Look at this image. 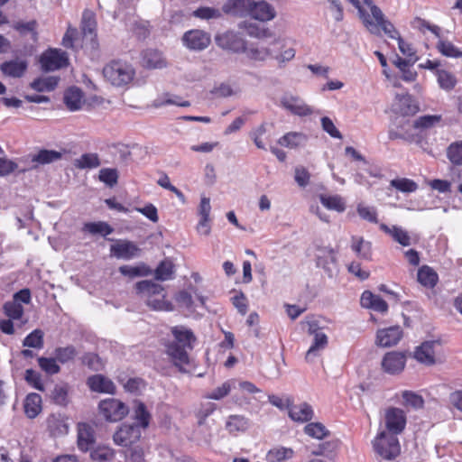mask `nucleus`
I'll use <instances>...</instances> for the list:
<instances>
[{"label": "nucleus", "mask_w": 462, "mask_h": 462, "mask_svg": "<svg viewBox=\"0 0 462 462\" xmlns=\"http://www.w3.org/2000/svg\"><path fill=\"white\" fill-rule=\"evenodd\" d=\"M43 336L44 333L42 329H34L24 337L23 346L41 349L44 345Z\"/></svg>", "instance_id": "obj_52"}, {"label": "nucleus", "mask_w": 462, "mask_h": 462, "mask_svg": "<svg viewBox=\"0 0 462 462\" xmlns=\"http://www.w3.org/2000/svg\"><path fill=\"white\" fill-rule=\"evenodd\" d=\"M28 68V62L25 60H11L0 64V70L3 75L11 78H21L24 75Z\"/></svg>", "instance_id": "obj_23"}, {"label": "nucleus", "mask_w": 462, "mask_h": 462, "mask_svg": "<svg viewBox=\"0 0 462 462\" xmlns=\"http://www.w3.org/2000/svg\"><path fill=\"white\" fill-rule=\"evenodd\" d=\"M222 9L219 10L217 8L208 6L199 7L193 13L195 17L203 20L219 19L222 17Z\"/></svg>", "instance_id": "obj_59"}, {"label": "nucleus", "mask_w": 462, "mask_h": 462, "mask_svg": "<svg viewBox=\"0 0 462 462\" xmlns=\"http://www.w3.org/2000/svg\"><path fill=\"white\" fill-rule=\"evenodd\" d=\"M142 435L140 427L135 424H123L115 432L113 439L116 445L130 447L137 442Z\"/></svg>", "instance_id": "obj_8"}, {"label": "nucleus", "mask_w": 462, "mask_h": 462, "mask_svg": "<svg viewBox=\"0 0 462 462\" xmlns=\"http://www.w3.org/2000/svg\"><path fill=\"white\" fill-rule=\"evenodd\" d=\"M95 444V430L91 425L86 422L78 424V448L87 452L91 450Z\"/></svg>", "instance_id": "obj_20"}, {"label": "nucleus", "mask_w": 462, "mask_h": 462, "mask_svg": "<svg viewBox=\"0 0 462 462\" xmlns=\"http://www.w3.org/2000/svg\"><path fill=\"white\" fill-rule=\"evenodd\" d=\"M4 312L5 314L12 319H19L23 314V308L19 302L15 301H6L4 304Z\"/></svg>", "instance_id": "obj_63"}, {"label": "nucleus", "mask_w": 462, "mask_h": 462, "mask_svg": "<svg viewBox=\"0 0 462 462\" xmlns=\"http://www.w3.org/2000/svg\"><path fill=\"white\" fill-rule=\"evenodd\" d=\"M372 16L375 22H374L377 27V32L374 34L379 35L380 30H383L384 33L391 39H396L401 37L399 32L395 29L394 25L385 18L383 13L377 5L372 6Z\"/></svg>", "instance_id": "obj_17"}, {"label": "nucleus", "mask_w": 462, "mask_h": 462, "mask_svg": "<svg viewBox=\"0 0 462 462\" xmlns=\"http://www.w3.org/2000/svg\"><path fill=\"white\" fill-rule=\"evenodd\" d=\"M42 400L39 393H31L23 402V410L29 419L36 418L42 410Z\"/></svg>", "instance_id": "obj_25"}, {"label": "nucleus", "mask_w": 462, "mask_h": 462, "mask_svg": "<svg viewBox=\"0 0 462 462\" xmlns=\"http://www.w3.org/2000/svg\"><path fill=\"white\" fill-rule=\"evenodd\" d=\"M142 62L147 69H162L166 66L162 52L154 49H147L143 52Z\"/></svg>", "instance_id": "obj_27"}, {"label": "nucleus", "mask_w": 462, "mask_h": 462, "mask_svg": "<svg viewBox=\"0 0 462 462\" xmlns=\"http://www.w3.org/2000/svg\"><path fill=\"white\" fill-rule=\"evenodd\" d=\"M281 105L283 108L295 116H307L313 114V109L299 97H283L281 99Z\"/></svg>", "instance_id": "obj_18"}, {"label": "nucleus", "mask_w": 462, "mask_h": 462, "mask_svg": "<svg viewBox=\"0 0 462 462\" xmlns=\"http://www.w3.org/2000/svg\"><path fill=\"white\" fill-rule=\"evenodd\" d=\"M48 429L53 436H60L68 433L69 427L67 423L55 416L49 417L48 420Z\"/></svg>", "instance_id": "obj_53"}, {"label": "nucleus", "mask_w": 462, "mask_h": 462, "mask_svg": "<svg viewBox=\"0 0 462 462\" xmlns=\"http://www.w3.org/2000/svg\"><path fill=\"white\" fill-rule=\"evenodd\" d=\"M380 229L386 234L392 236L394 241L402 245V246H409L411 245V238L407 231L397 226L389 227L385 224L380 225Z\"/></svg>", "instance_id": "obj_37"}, {"label": "nucleus", "mask_w": 462, "mask_h": 462, "mask_svg": "<svg viewBox=\"0 0 462 462\" xmlns=\"http://www.w3.org/2000/svg\"><path fill=\"white\" fill-rule=\"evenodd\" d=\"M188 349L189 347L179 343H169L167 345L166 352L168 356L178 370L183 374L189 372L186 366L190 363Z\"/></svg>", "instance_id": "obj_10"}, {"label": "nucleus", "mask_w": 462, "mask_h": 462, "mask_svg": "<svg viewBox=\"0 0 462 462\" xmlns=\"http://www.w3.org/2000/svg\"><path fill=\"white\" fill-rule=\"evenodd\" d=\"M309 333L314 336L313 342L306 353L305 360L312 362L319 355V351L327 347L328 340L327 335L316 324H310Z\"/></svg>", "instance_id": "obj_11"}, {"label": "nucleus", "mask_w": 462, "mask_h": 462, "mask_svg": "<svg viewBox=\"0 0 462 462\" xmlns=\"http://www.w3.org/2000/svg\"><path fill=\"white\" fill-rule=\"evenodd\" d=\"M320 203L330 210H335L337 212H344L346 210V203L344 199L338 196H325L321 195L319 197Z\"/></svg>", "instance_id": "obj_48"}, {"label": "nucleus", "mask_w": 462, "mask_h": 462, "mask_svg": "<svg viewBox=\"0 0 462 462\" xmlns=\"http://www.w3.org/2000/svg\"><path fill=\"white\" fill-rule=\"evenodd\" d=\"M37 361L40 368L49 375L57 374L60 372V366L57 364L56 357L41 356Z\"/></svg>", "instance_id": "obj_55"}, {"label": "nucleus", "mask_w": 462, "mask_h": 462, "mask_svg": "<svg viewBox=\"0 0 462 462\" xmlns=\"http://www.w3.org/2000/svg\"><path fill=\"white\" fill-rule=\"evenodd\" d=\"M119 273L130 279H134L136 277H145L152 274V270L144 263H140L139 264L133 265H122L118 269Z\"/></svg>", "instance_id": "obj_30"}, {"label": "nucleus", "mask_w": 462, "mask_h": 462, "mask_svg": "<svg viewBox=\"0 0 462 462\" xmlns=\"http://www.w3.org/2000/svg\"><path fill=\"white\" fill-rule=\"evenodd\" d=\"M98 409L104 418L111 422L123 420L129 412L127 405L115 398L102 400L98 404Z\"/></svg>", "instance_id": "obj_3"}, {"label": "nucleus", "mask_w": 462, "mask_h": 462, "mask_svg": "<svg viewBox=\"0 0 462 462\" xmlns=\"http://www.w3.org/2000/svg\"><path fill=\"white\" fill-rule=\"evenodd\" d=\"M40 63L43 71H54L66 68L69 65V57L60 49H49L41 55Z\"/></svg>", "instance_id": "obj_6"}, {"label": "nucleus", "mask_w": 462, "mask_h": 462, "mask_svg": "<svg viewBox=\"0 0 462 462\" xmlns=\"http://www.w3.org/2000/svg\"><path fill=\"white\" fill-rule=\"evenodd\" d=\"M103 75L113 86L123 87L134 79L135 70L125 61L112 60L104 67Z\"/></svg>", "instance_id": "obj_1"}, {"label": "nucleus", "mask_w": 462, "mask_h": 462, "mask_svg": "<svg viewBox=\"0 0 462 462\" xmlns=\"http://www.w3.org/2000/svg\"><path fill=\"white\" fill-rule=\"evenodd\" d=\"M447 156L454 165L462 164V141L452 143L447 150Z\"/></svg>", "instance_id": "obj_60"}, {"label": "nucleus", "mask_w": 462, "mask_h": 462, "mask_svg": "<svg viewBox=\"0 0 462 462\" xmlns=\"http://www.w3.org/2000/svg\"><path fill=\"white\" fill-rule=\"evenodd\" d=\"M358 216L370 223L377 224V210L374 207L365 206L364 204H358L356 208Z\"/></svg>", "instance_id": "obj_61"}, {"label": "nucleus", "mask_w": 462, "mask_h": 462, "mask_svg": "<svg viewBox=\"0 0 462 462\" xmlns=\"http://www.w3.org/2000/svg\"><path fill=\"white\" fill-rule=\"evenodd\" d=\"M181 41L187 49L190 51H200L209 46L211 42V37L210 34L205 31L193 29L186 32L183 34Z\"/></svg>", "instance_id": "obj_7"}, {"label": "nucleus", "mask_w": 462, "mask_h": 462, "mask_svg": "<svg viewBox=\"0 0 462 462\" xmlns=\"http://www.w3.org/2000/svg\"><path fill=\"white\" fill-rule=\"evenodd\" d=\"M87 384L92 392L109 394L116 392V385L112 380L100 374L89 376Z\"/></svg>", "instance_id": "obj_21"}, {"label": "nucleus", "mask_w": 462, "mask_h": 462, "mask_svg": "<svg viewBox=\"0 0 462 462\" xmlns=\"http://www.w3.org/2000/svg\"><path fill=\"white\" fill-rule=\"evenodd\" d=\"M309 137L306 134L301 132H290L282 136L278 143L280 145L295 149L298 147L305 146Z\"/></svg>", "instance_id": "obj_26"}, {"label": "nucleus", "mask_w": 462, "mask_h": 462, "mask_svg": "<svg viewBox=\"0 0 462 462\" xmlns=\"http://www.w3.org/2000/svg\"><path fill=\"white\" fill-rule=\"evenodd\" d=\"M79 361L81 365L88 367L94 372L103 370L105 365L102 358L94 352H86L80 357Z\"/></svg>", "instance_id": "obj_43"}, {"label": "nucleus", "mask_w": 462, "mask_h": 462, "mask_svg": "<svg viewBox=\"0 0 462 462\" xmlns=\"http://www.w3.org/2000/svg\"><path fill=\"white\" fill-rule=\"evenodd\" d=\"M418 282L424 287L432 289L439 282L438 273L430 266L423 265L418 270Z\"/></svg>", "instance_id": "obj_34"}, {"label": "nucleus", "mask_w": 462, "mask_h": 462, "mask_svg": "<svg viewBox=\"0 0 462 462\" xmlns=\"http://www.w3.org/2000/svg\"><path fill=\"white\" fill-rule=\"evenodd\" d=\"M251 10L249 17L262 21L267 22L273 20L276 16V12L272 5L267 3L266 1H258L251 0Z\"/></svg>", "instance_id": "obj_19"}, {"label": "nucleus", "mask_w": 462, "mask_h": 462, "mask_svg": "<svg viewBox=\"0 0 462 462\" xmlns=\"http://www.w3.org/2000/svg\"><path fill=\"white\" fill-rule=\"evenodd\" d=\"M294 451L291 448L279 447L269 450L267 459L270 462H282L293 457Z\"/></svg>", "instance_id": "obj_50"}, {"label": "nucleus", "mask_w": 462, "mask_h": 462, "mask_svg": "<svg viewBox=\"0 0 462 462\" xmlns=\"http://www.w3.org/2000/svg\"><path fill=\"white\" fill-rule=\"evenodd\" d=\"M239 27L245 29L246 33L253 38L264 39L273 36V32L268 28L261 27L255 23L242 22L239 23Z\"/></svg>", "instance_id": "obj_41"}, {"label": "nucleus", "mask_w": 462, "mask_h": 462, "mask_svg": "<svg viewBox=\"0 0 462 462\" xmlns=\"http://www.w3.org/2000/svg\"><path fill=\"white\" fill-rule=\"evenodd\" d=\"M435 76L437 78L439 87L444 91H452L457 84V77L448 70L440 69L435 72Z\"/></svg>", "instance_id": "obj_35"}, {"label": "nucleus", "mask_w": 462, "mask_h": 462, "mask_svg": "<svg viewBox=\"0 0 462 462\" xmlns=\"http://www.w3.org/2000/svg\"><path fill=\"white\" fill-rule=\"evenodd\" d=\"M402 335V329L400 326L378 329L376 332V344L383 347L395 346L401 340Z\"/></svg>", "instance_id": "obj_14"}, {"label": "nucleus", "mask_w": 462, "mask_h": 462, "mask_svg": "<svg viewBox=\"0 0 462 462\" xmlns=\"http://www.w3.org/2000/svg\"><path fill=\"white\" fill-rule=\"evenodd\" d=\"M249 426V420L243 415H229L226 422V429L230 434L244 432Z\"/></svg>", "instance_id": "obj_38"}, {"label": "nucleus", "mask_w": 462, "mask_h": 462, "mask_svg": "<svg viewBox=\"0 0 462 462\" xmlns=\"http://www.w3.org/2000/svg\"><path fill=\"white\" fill-rule=\"evenodd\" d=\"M59 84V78L57 77H47V78H37L31 82L30 87L37 92L52 91L56 88Z\"/></svg>", "instance_id": "obj_44"}, {"label": "nucleus", "mask_w": 462, "mask_h": 462, "mask_svg": "<svg viewBox=\"0 0 462 462\" xmlns=\"http://www.w3.org/2000/svg\"><path fill=\"white\" fill-rule=\"evenodd\" d=\"M118 178V171L116 168H103L99 171V180L110 188L117 184Z\"/></svg>", "instance_id": "obj_56"}, {"label": "nucleus", "mask_w": 462, "mask_h": 462, "mask_svg": "<svg viewBox=\"0 0 462 462\" xmlns=\"http://www.w3.org/2000/svg\"><path fill=\"white\" fill-rule=\"evenodd\" d=\"M14 29L17 31L20 34L24 35L27 32L32 33V39L36 41L38 39L37 27L38 23L36 20H32L29 22H17L14 24Z\"/></svg>", "instance_id": "obj_54"}, {"label": "nucleus", "mask_w": 462, "mask_h": 462, "mask_svg": "<svg viewBox=\"0 0 462 462\" xmlns=\"http://www.w3.org/2000/svg\"><path fill=\"white\" fill-rule=\"evenodd\" d=\"M62 153L55 150L42 149L32 157V162L37 165L49 164L60 160Z\"/></svg>", "instance_id": "obj_39"}, {"label": "nucleus", "mask_w": 462, "mask_h": 462, "mask_svg": "<svg viewBox=\"0 0 462 462\" xmlns=\"http://www.w3.org/2000/svg\"><path fill=\"white\" fill-rule=\"evenodd\" d=\"M152 273L157 281L165 282L172 280L174 278L175 266L171 260L166 258L159 263Z\"/></svg>", "instance_id": "obj_31"}, {"label": "nucleus", "mask_w": 462, "mask_h": 462, "mask_svg": "<svg viewBox=\"0 0 462 462\" xmlns=\"http://www.w3.org/2000/svg\"><path fill=\"white\" fill-rule=\"evenodd\" d=\"M135 290L138 294L150 299L156 295L163 294L164 288L162 285L152 281L143 280L136 282Z\"/></svg>", "instance_id": "obj_28"}, {"label": "nucleus", "mask_w": 462, "mask_h": 462, "mask_svg": "<svg viewBox=\"0 0 462 462\" xmlns=\"http://www.w3.org/2000/svg\"><path fill=\"white\" fill-rule=\"evenodd\" d=\"M406 365V356L401 352H388L382 360V366L384 372L396 374L401 373Z\"/></svg>", "instance_id": "obj_16"}, {"label": "nucleus", "mask_w": 462, "mask_h": 462, "mask_svg": "<svg viewBox=\"0 0 462 462\" xmlns=\"http://www.w3.org/2000/svg\"><path fill=\"white\" fill-rule=\"evenodd\" d=\"M134 419L137 421L134 423L143 429L148 428L151 420V413L147 411L145 404L139 400L134 402Z\"/></svg>", "instance_id": "obj_36"}, {"label": "nucleus", "mask_w": 462, "mask_h": 462, "mask_svg": "<svg viewBox=\"0 0 462 462\" xmlns=\"http://www.w3.org/2000/svg\"><path fill=\"white\" fill-rule=\"evenodd\" d=\"M100 165L99 156L96 152L83 153L74 161V166L79 170L95 169Z\"/></svg>", "instance_id": "obj_40"}, {"label": "nucleus", "mask_w": 462, "mask_h": 462, "mask_svg": "<svg viewBox=\"0 0 462 462\" xmlns=\"http://www.w3.org/2000/svg\"><path fill=\"white\" fill-rule=\"evenodd\" d=\"M286 408L288 410L289 417L296 422L310 421L314 416L312 407L307 402H302L300 405H294L293 401L291 398H287Z\"/></svg>", "instance_id": "obj_13"}, {"label": "nucleus", "mask_w": 462, "mask_h": 462, "mask_svg": "<svg viewBox=\"0 0 462 462\" xmlns=\"http://www.w3.org/2000/svg\"><path fill=\"white\" fill-rule=\"evenodd\" d=\"M384 424L387 433L400 435L407 424V416L403 410L397 407H389L384 411Z\"/></svg>", "instance_id": "obj_4"}, {"label": "nucleus", "mask_w": 462, "mask_h": 462, "mask_svg": "<svg viewBox=\"0 0 462 462\" xmlns=\"http://www.w3.org/2000/svg\"><path fill=\"white\" fill-rule=\"evenodd\" d=\"M141 251V248L135 243L126 239H118L110 246L111 255L117 259H134L140 255Z\"/></svg>", "instance_id": "obj_9"}, {"label": "nucleus", "mask_w": 462, "mask_h": 462, "mask_svg": "<svg viewBox=\"0 0 462 462\" xmlns=\"http://www.w3.org/2000/svg\"><path fill=\"white\" fill-rule=\"evenodd\" d=\"M340 446V440L337 439H330L319 443L317 448L312 450L311 454L314 456H322L329 459L333 458Z\"/></svg>", "instance_id": "obj_33"}, {"label": "nucleus", "mask_w": 462, "mask_h": 462, "mask_svg": "<svg viewBox=\"0 0 462 462\" xmlns=\"http://www.w3.org/2000/svg\"><path fill=\"white\" fill-rule=\"evenodd\" d=\"M363 308L370 309L380 313H385L388 310L387 302L379 295L374 294L370 291H365L360 299Z\"/></svg>", "instance_id": "obj_22"}, {"label": "nucleus", "mask_w": 462, "mask_h": 462, "mask_svg": "<svg viewBox=\"0 0 462 462\" xmlns=\"http://www.w3.org/2000/svg\"><path fill=\"white\" fill-rule=\"evenodd\" d=\"M351 249L362 259L371 260L372 258V244L362 236L351 237Z\"/></svg>", "instance_id": "obj_29"}, {"label": "nucleus", "mask_w": 462, "mask_h": 462, "mask_svg": "<svg viewBox=\"0 0 462 462\" xmlns=\"http://www.w3.org/2000/svg\"><path fill=\"white\" fill-rule=\"evenodd\" d=\"M24 379L27 383L34 389L40 392H44L45 388L40 373L34 371L33 369H27L25 371Z\"/></svg>", "instance_id": "obj_64"}, {"label": "nucleus", "mask_w": 462, "mask_h": 462, "mask_svg": "<svg viewBox=\"0 0 462 462\" xmlns=\"http://www.w3.org/2000/svg\"><path fill=\"white\" fill-rule=\"evenodd\" d=\"M82 230L92 235H101L106 236L114 232V228L106 222H87L84 224Z\"/></svg>", "instance_id": "obj_45"}, {"label": "nucleus", "mask_w": 462, "mask_h": 462, "mask_svg": "<svg viewBox=\"0 0 462 462\" xmlns=\"http://www.w3.org/2000/svg\"><path fill=\"white\" fill-rule=\"evenodd\" d=\"M251 0H226L222 5L223 14L237 18L249 17Z\"/></svg>", "instance_id": "obj_15"}, {"label": "nucleus", "mask_w": 462, "mask_h": 462, "mask_svg": "<svg viewBox=\"0 0 462 462\" xmlns=\"http://www.w3.org/2000/svg\"><path fill=\"white\" fill-rule=\"evenodd\" d=\"M374 451L383 459L393 460L401 453V446L397 435L380 431L373 440Z\"/></svg>", "instance_id": "obj_2"}, {"label": "nucleus", "mask_w": 462, "mask_h": 462, "mask_svg": "<svg viewBox=\"0 0 462 462\" xmlns=\"http://www.w3.org/2000/svg\"><path fill=\"white\" fill-rule=\"evenodd\" d=\"M248 59L255 61H265L269 57L272 56V51L268 48H246L245 51Z\"/></svg>", "instance_id": "obj_62"}, {"label": "nucleus", "mask_w": 462, "mask_h": 462, "mask_svg": "<svg viewBox=\"0 0 462 462\" xmlns=\"http://www.w3.org/2000/svg\"><path fill=\"white\" fill-rule=\"evenodd\" d=\"M438 346H440L439 340L424 341L415 348L413 357L420 364L433 365L436 364L435 349Z\"/></svg>", "instance_id": "obj_12"}, {"label": "nucleus", "mask_w": 462, "mask_h": 462, "mask_svg": "<svg viewBox=\"0 0 462 462\" xmlns=\"http://www.w3.org/2000/svg\"><path fill=\"white\" fill-rule=\"evenodd\" d=\"M215 42L219 48L233 53H243L246 51V41L234 31L217 34Z\"/></svg>", "instance_id": "obj_5"}, {"label": "nucleus", "mask_w": 462, "mask_h": 462, "mask_svg": "<svg viewBox=\"0 0 462 462\" xmlns=\"http://www.w3.org/2000/svg\"><path fill=\"white\" fill-rule=\"evenodd\" d=\"M304 432L308 436L317 439H323L329 436V430L320 422H310L304 427Z\"/></svg>", "instance_id": "obj_51"}, {"label": "nucleus", "mask_w": 462, "mask_h": 462, "mask_svg": "<svg viewBox=\"0 0 462 462\" xmlns=\"http://www.w3.org/2000/svg\"><path fill=\"white\" fill-rule=\"evenodd\" d=\"M390 184L392 187L395 188L397 190L404 192V193L414 192L418 189V184L414 180L407 179V178L392 180Z\"/></svg>", "instance_id": "obj_57"}, {"label": "nucleus", "mask_w": 462, "mask_h": 462, "mask_svg": "<svg viewBox=\"0 0 462 462\" xmlns=\"http://www.w3.org/2000/svg\"><path fill=\"white\" fill-rule=\"evenodd\" d=\"M442 120L440 115H426L419 116L412 122L415 130L424 131L430 129L439 124Z\"/></svg>", "instance_id": "obj_47"}, {"label": "nucleus", "mask_w": 462, "mask_h": 462, "mask_svg": "<svg viewBox=\"0 0 462 462\" xmlns=\"http://www.w3.org/2000/svg\"><path fill=\"white\" fill-rule=\"evenodd\" d=\"M436 49L441 55L445 57L454 59L462 58V50L455 46L446 38L438 41L436 43Z\"/></svg>", "instance_id": "obj_42"}, {"label": "nucleus", "mask_w": 462, "mask_h": 462, "mask_svg": "<svg viewBox=\"0 0 462 462\" xmlns=\"http://www.w3.org/2000/svg\"><path fill=\"white\" fill-rule=\"evenodd\" d=\"M349 3H351L359 12L360 17L363 21L364 25L367 28V30L371 33L377 32V27L374 21L372 20L371 16L362 8L360 1L359 0H347Z\"/></svg>", "instance_id": "obj_58"}, {"label": "nucleus", "mask_w": 462, "mask_h": 462, "mask_svg": "<svg viewBox=\"0 0 462 462\" xmlns=\"http://www.w3.org/2000/svg\"><path fill=\"white\" fill-rule=\"evenodd\" d=\"M174 340L171 343H179L192 349L191 341L195 339L194 335L190 329H186L183 327H174L171 329Z\"/></svg>", "instance_id": "obj_46"}, {"label": "nucleus", "mask_w": 462, "mask_h": 462, "mask_svg": "<svg viewBox=\"0 0 462 462\" xmlns=\"http://www.w3.org/2000/svg\"><path fill=\"white\" fill-rule=\"evenodd\" d=\"M83 93L78 87H70L64 93V103L70 111H77L81 107Z\"/></svg>", "instance_id": "obj_32"}, {"label": "nucleus", "mask_w": 462, "mask_h": 462, "mask_svg": "<svg viewBox=\"0 0 462 462\" xmlns=\"http://www.w3.org/2000/svg\"><path fill=\"white\" fill-rule=\"evenodd\" d=\"M54 355L58 362L66 364L75 359L78 351L73 345H68L66 346L56 347Z\"/></svg>", "instance_id": "obj_49"}, {"label": "nucleus", "mask_w": 462, "mask_h": 462, "mask_svg": "<svg viewBox=\"0 0 462 462\" xmlns=\"http://www.w3.org/2000/svg\"><path fill=\"white\" fill-rule=\"evenodd\" d=\"M396 99L395 110L404 117L415 115L420 109L415 99L409 94L397 95Z\"/></svg>", "instance_id": "obj_24"}]
</instances>
